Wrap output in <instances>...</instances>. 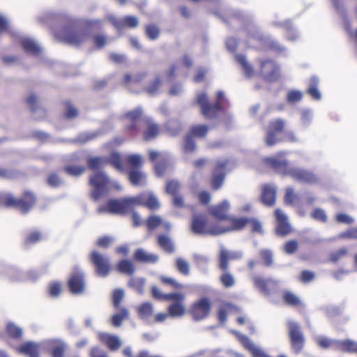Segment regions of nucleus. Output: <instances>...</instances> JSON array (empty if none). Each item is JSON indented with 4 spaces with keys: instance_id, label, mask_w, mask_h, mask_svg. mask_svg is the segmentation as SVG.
<instances>
[{
    "instance_id": "nucleus-47",
    "label": "nucleus",
    "mask_w": 357,
    "mask_h": 357,
    "mask_svg": "<svg viewBox=\"0 0 357 357\" xmlns=\"http://www.w3.org/2000/svg\"><path fill=\"white\" fill-rule=\"evenodd\" d=\"M144 206L151 210H155L159 208L160 202L153 194L150 193L149 196L145 195Z\"/></svg>"
},
{
    "instance_id": "nucleus-25",
    "label": "nucleus",
    "mask_w": 357,
    "mask_h": 357,
    "mask_svg": "<svg viewBox=\"0 0 357 357\" xmlns=\"http://www.w3.org/2000/svg\"><path fill=\"white\" fill-rule=\"evenodd\" d=\"M128 178L132 185L144 186L146 185V175L139 168H132L128 172Z\"/></svg>"
},
{
    "instance_id": "nucleus-16",
    "label": "nucleus",
    "mask_w": 357,
    "mask_h": 357,
    "mask_svg": "<svg viewBox=\"0 0 357 357\" xmlns=\"http://www.w3.org/2000/svg\"><path fill=\"white\" fill-rule=\"evenodd\" d=\"M227 164L228 160L227 159L220 160L217 162L211 181L212 186L215 190L220 188L223 184L226 174L225 169Z\"/></svg>"
},
{
    "instance_id": "nucleus-30",
    "label": "nucleus",
    "mask_w": 357,
    "mask_h": 357,
    "mask_svg": "<svg viewBox=\"0 0 357 357\" xmlns=\"http://www.w3.org/2000/svg\"><path fill=\"white\" fill-rule=\"evenodd\" d=\"M144 121L147 123V128L144 132V137L146 141H151L158 135L159 128L155 123H153L150 117L144 118Z\"/></svg>"
},
{
    "instance_id": "nucleus-61",
    "label": "nucleus",
    "mask_w": 357,
    "mask_h": 357,
    "mask_svg": "<svg viewBox=\"0 0 357 357\" xmlns=\"http://www.w3.org/2000/svg\"><path fill=\"white\" fill-rule=\"evenodd\" d=\"M107 159L108 163H111L119 170L122 169V163L120 153H113L111 154L110 157H107Z\"/></svg>"
},
{
    "instance_id": "nucleus-55",
    "label": "nucleus",
    "mask_w": 357,
    "mask_h": 357,
    "mask_svg": "<svg viewBox=\"0 0 357 357\" xmlns=\"http://www.w3.org/2000/svg\"><path fill=\"white\" fill-rule=\"evenodd\" d=\"M7 332L13 338H20L22 336V329L13 323H8Z\"/></svg>"
},
{
    "instance_id": "nucleus-34",
    "label": "nucleus",
    "mask_w": 357,
    "mask_h": 357,
    "mask_svg": "<svg viewBox=\"0 0 357 357\" xmlns=\"http://www.w3.org/2000/svg\"><path fill=\"white\" fill-rule=\"evenodd\" d=\"M153 314V307L151 303L146 302L138 307V314L140 319L148 321Z\"/></svg>"
},
{
    "instance_id": "nucleus-20",
    "label": "nucleus",
    "mask_w": 357,
    "mask_h": 357,
    "mask_svg": "<svg viewBox=\"0 0 357 357\" xmlns=\"http://www.w3.org/2000/svg\"><path fill=\"white\" fill-rule=\"evenodd\" d=\"M242 257L243 252L241 251H230L222 247L220 253V268L226 271L228 268V261L239 259Z\"/></svg>"
},
{
    "instance_id": "nucleus-39",
    "label": "nucleus",
    "mask_w": 357,
    "mask_h": 357,
    "mask_svg": "<svg viewBox=\"0 0 357 357\" xmlns=\"http://www.w3.org/2000/svg\"><path fill=\"white\" fill-rule=\"evenodd\" d=\"M319 84V79L313 76L310 79V84H309V89H308V93L312 96V98L316 99V100H320L321 98V94L319 89H317V85Z\"/></svg>"
},
{
    "instance_id": "nucleus-8",
    "label": "nucleus",
    "mask_w": 357,
    "mask_h": 357,
    "mask_svg": "<svg viewBox=\"0 0 357 357\" xmlns=\"http://www.w3.org/2000/svg\"><path fill=\"white\" fill-rule=\"evenodd\" d=\"M167 297L169 298L168 301H172V304L168 307L169 314L173 317H183L186 312L184 294L182 293H172Z\"/></svg>"
},
{
    "instance_id": "nucleus-15",
    "label": "nucleus",
    "mask_w": 357,
    "mask_h": 357,
    "mask_svg": "<svg viewBox=\"0 0 357 357\" xmlns=\"http://www.w3.org/2000/svg\"><path fill=\"white\" fill-rule=\"evenodd\" d=\"M246 225H250L253 232L262 233L261 222L258 220L248 218L234 219L232 220V225L227 227V228H231V231L238 230L243 229Z\"/></svg>"
},
{
    "instance_id": "nucleus-4",
    "label": "nucleus",
    "mask_w": 357,
    "mask_h": 357,
    "mask_svg": "<svg viewBox=\"0 0 357 357\" xmlns=\"http://www.w3.org/2000/svg\"><path fill=\"white\" fill-rule=\"evenodd\" d=\"M192 231L197 234L220 235L231 231V228L213 227L206 228V218L204 215H194L191 224Z\"/></svg>"
},
{
    "instance_id": "nucleus-14",
    "label": "nucleus",
    "mask_w": 357,
    "mask_h": 357,
    "mask_svg": "<svg viewBox=\"0 0 357 357\" xmlns=\"http://www.w3.org/2000/svg\"><path fill=\"white\" fill-rule=\"evenodd\" d=\"M266 162L278 174L284 176H287V172L291 168H293V166L289 165L287 160L282 154H278L275 157L266 158Z\"/></svg>"
},
{
    "instance_id": "nucleus-62",
    "label": "nucleus",
    "mask_w": 357,
    "mask_h": 357,
    "mask_svg": "<svg viewBox=\"0 0 357 357\" xmlns=\"http://www.w3.org/2000/svg\"><path fill=\"white\" fill-rule=\"evenodd\" d=\"M146 33L150 39L155 40L159 36L160 31L157 26L151 24L146 26Z\"/></svg>"
},
{
    "instance_id": "nucleus-28",
    "label": "nucleus",
    "mask_w": 357,
    "mask_h": 357,
    "mask_svg": "<svg viewBox=\"0 0 357 357\" xmlns=\"http://www.w3.org/2000/svg\"><path fill=\"white\" fill-rule=\"evenodd\" d=\"M135 259L144 263H156L159 257L158 255L149 253L142 248H139L135 251Z\"/></svg>"
},
{
    "instance_id": "nucleus-18",
    "label": "nucleus",
    "mask_w": 357,
    "mask_h": 357,
    "mask_svg": "<svg viewBox=\"0 0 357 357\" xmlns=\"http://www.w3.org/2000/svg\"><path fill=\"white\" fill-rule=\"evenodd\" d=\"M284 121L278 119L274 121L271 122L268 130L266 132V136L265 137L266 144L269 146L275 145L278 139L275 137L277 133L281 132L284 128Z\"/></svg>"
},
{
    "instance_id": "nucleus-17",
    "label": "nucleus",
    "mask_w": 357,
    "mask_h": 357,
    "mask_svg": "<svg viewBox=\"0 0 357 357\" xmlns=\"http://www.w3.org/2000/svg\"><path fill=\"white\" fill-rule=\"evenodd\" d=\"M251 278L255 287L266 295H269L271 289L276 287L279 283L278 280L271 278L266 279L257 275H252Z\"/></svg>"
},
{
    "instance_id": "nucleus-22",
    "label": "nucleus",
    "mask_w": 357,
    "mask_h": 357,
    "mask_svg": "<svg viewBox=\"0 0 357 357\" xmlns=\"http://www.w3.org/2000/svg\"><path fill=\"white\" fill-rule=\"evenodd\" d=\"M275 213L278 222L277 233L283 236L287 235L291 231V227L288 222L287 216L280 209H276Z\"/></svg>"
},
{
    "instance_id": "nucleus-60",
    "label": "nucleus",
    "mask_w": 357,
    "mask_h": 357,
    "mask_svg": "<svg viewBox=\"0 0 357 357\" xmlns=\"http://www.w3.org/2000/svg\"><path fill=\"white\" fill-rule=\"evenodd\" d=\"M259 255L264 264L267 266H270L273 264V252L270 250H261Z\"/></svg>"
},
{
    "instance_id": "nucleus-12",
    "label": "nucleus",
    "mask_w": 357,
    "mask_h": 357,
    "mask_svg": "<svg viewBox=\"0 0 357 357\" xmlns=\"http://www.w3.org/2000/svg\"><path fill=\"white\" fill-rule=\"evenodd\" d=\"M106 211L110 213L121 215H125L129 213L126 199H110L107 202L106 205L98 208V212L100 213Z\"/></svg>"
},
{
    "instance_id": "nucleus-7",
    "label": "nucleus",
    "mask_w": 357,
    "mask_h": 357,
    "mask_svg": "<svg viewBox=\"0 0 357 357\" xmlns=\"http://www.w3.org/2000/svg\"><path fill=\"white\" fill-rule=\"evenodd\" d=\"M287 325L291 348L296 354H298L305 345V337L301 331L298 323L289 320Z\"/></svg>"
},
{
    "instance_id": "nucleus-44",
    "label": "nucleus",
    "mask_w": 357,
    "mask_h": 357,
    "mask_svg": "<svg viewBox=\"0 0 357 357\" xmlns=\"http://www.w3.org/2000/svg\"><path fill=\"white\" fill-rule=\"evenodd\" d=\"M235 58L236 61L238 62L243 68L245 75L248 77H251L253 74V69L247 61L245 56L241 54H236Z\"/></svg>"
},
{
    "instance_id": "nucleus-45",
    "label": "nucleus",
    "mask_w": 357,
    "mask_h": 357,
    "mask_svg": "<svg viewBox=\"0 0 357 357\" xmlns=\"http://www.w3.org/2000/svg\"><path fill=\"white\" fill-rule=\"evenodd\" d=\"M176 267L179 273L184 275L190 274V264L185 259L178 257L175 260Z\"/></svg>"
},
{
    "instance_id": "nucleus-35",
    "label": "nucleus",
    "mask_w": 357,
    "mask_h": 357,
    "mask_svg": "<svg viewBox=\"0 0 357 357\" xmlns=\"http://www.w3.org/2000/svg\"><path fill=\"white\" fill-rule=\"evenodd\" d=\"M119 310V311L111 317V322L115 327H119L122 321L129 316V312L126 308L121 307Z\"/></svg>"
},
{
    "instance_id": "nucleus-42",
    "label": "nucleus",
    "mask_w": 357,
    "mask_h": 357,
    "mask_svg": "<svg viewBox=\"0 0 357 357\" xmlns=\"http://www.w3.org/2000/svg\"><path fill=\"white\" fill-rule=\"evenodd\" d=\"M118 269L120 272L129 275H132L135 271L133 263L128 259H123L119 261L118 264Z\"/></svg>"
},
{
    "instance_id": "nucleus-9",
    "label": "nucleus",
    "mask_w": 357,
    "mask_h": 357,
    "mask_svg": "<svg viewBox=\"0 0 357 357\" xmlns=\"http://www.w3.org/2000/svg\"><path fill=\"white\" fill-rule=\"evenodd\" d=\"M68 286L70 291L74 294H80L84 292V273L79 267H75L70 277Z\"/></svg>"
},
{
    "instance_id": "nucleus-31",
    "label": "nucleus",
    "mask_w": 357,
    "mask_h": 357,
    "mask_svg": "<svg viewBox=\"0 0 357 357\" xmlns=\"http://www.w3.org/2000/svg\"><path fill=\"white\" fill-rule=\"evenodd\" d=\"M26 102L31 112L36 114V118H41L45 115V111L38 105V98L34 93H31L28 96Z\"/></svg>"
},
{
    "instance_id": "nucleus-24",
    "label": "nucleus",
    "mask_w": 357,
    "mask_h": 357,
    "mask_svg": "<svg viewBox=\"0 0 357 357\" xmlns=\"http://www.w3.org/2000/svg\"><path fill=\"white\" fill-rule=\"evenodd\" d=\"M100 341L105 343L112 351H116L121 347L122 342L120 338L114 335L100 333L98 334Z\"/></svg>"
},
{
    "instance_id": "nucleus-27",
    "label": "nucleus",
    "mask_w": 357,
    "mask_h": 357,
    "mask_svg": "<svg viewBox=\"0 0 357 357\" xmlns=\"http://www.w3.org/2000/svg\"><path fill=\"white\" fill-rule=\"evenodd\" d=\"M22 45L28 54H31L33 55L39 54L42 49L39 44L33 39L28 37H24L21 38Z\"/></svg>"
},
{
    "instance_id": "nucleus-6",
    "label": "nucleus",
    "mask_w": 357,
    "mask_h": 357,
    "mask_svg": "<svg viewBox=\"0 0 357 357\" xmlns=\"http://www.w3.org/2000/svg\"><path fill=\"white\" fill-rule=\"evenodd\" d=\"M89 260L93 265L95 272L98 276L105 278L109 275L111 266L107 256L97 250H93L89 255Z\"/></svg>"
},
{
    "instance_id": "nucleus-63",
    "label": "nucleus",
    "mask_w": 357,
    "mask_h": 357,
    "mask_svg": "<svg viewBox=\"0 0 357 357\" xmlns=\"http://www.w3.org/2000/svg\"><path fill=\"white\" fill-rule=\"evenodd\" d=\"M311 216L314 220L320 221L321 222H326L328 220L326 212L321 208H315L312 213Z\"/></svg>"
},
{
    "instance_id": "nucleus-64",
    "label": "nucleus",
    "mask_w": 357,
    "mask_h": 357,
    "mask_svg": "<svg viewBox=\"0 0 357 357\" xmlns=\"http://www.w3.org/2000/svg\"><path fill=\"white\" fill-rule=\"evenodd\" d=\"M47 183L53 188H58L62 185L61 178L55 173L50 174L47 178Z\"/></svg>"
},
{
    "instance_id": "nucleus-43",
    "label": "nucleus",
    "mask_w": 357,
    "mask_h": 357,
    "mask_svg": "<svg viewBox=\"0 0 357 357\" xmlns=\"http://www.w3.org/2000/svg\"><path fill=\"white\" fill-rule=\"evenodd\" d=\"M183 149L185 154H191L195 151L197 145L193 136L190 134L186 135Z\"/></svg>"
},
{
    "instance_id": "nucleus-1",
    "label": "nucleus",
    "mask_w": 357,
    "mask_h": 357,
    "mask_svg": "<svg viewBox=\"0 0 357 357\" xmlns=\"http://www.w3.org/2000/svg\"><path fill=\"white\" fill-rule=\"evenodd\" d=\"M89 183L91 187L90 195L95 201L106 196L111 187L117 190L121 188L116 182H112L104 171L93 172L89 177Z\"/></svg>"
},
{
    "instance_id": "nucleus-26",
    "label": "nucleus",
    "mask_w": 357,
    "mask_h": 357,
    "mask_svg": "<svg viewBox=\"0 0 357 357\" xmlns=\"http://www.w3.org/2000/svg\"><path fill=\"white\" fill-rule=\"evenodd\" d=\"M277 188L275 185L267 184L263 187L261 193V201L267 206H272L275 204Z\"/></svg>"
},
{
    "instance_id": "nucleus-32",
    "label": "nucleus",
    "mask_w": 357,
    "mask_h": 357,
    "mask_svg": "<svg viewBox=\"0 0 357 357\" xmlns=\"http://www.w3.org/2000/svg\"><path fill=\"white\" fill-rule=\"evenodd\" d=\"M108 164L107 157H91L87 160V165L89 169L92 170L100 171L99 169L103 167L105 165Z\"/></svg>"
},
{
    "instance_id": "nucleus-21",
    "label": "nucleus",
    "mask_w": 357,
    "mask_h": 357,
    "mask_svg": "<svg viewBox=\"0 0 357 357\" xmlns=\"http://www.w3.org/2000/svg\"><path fill=\"white\" fill-rule=\"evenodd\" d=\"M109 20L118 29H121L124 26L135 28L139 24L137 17L132 15H128L123 18H117L116 17L111 16L109 17Z\"/></svg>"
},
{
    "instance_id": "nucleus-29",
    "label": "nucleus",
    "mask_w": 357,
    "mask_h": 357,
    "mask_svg": "<svg viewBox=\"0 0 357 357\" xmlns=\"http://www.w3.org/2000/svg\"><path fill=\"white\" fill-rule=\"evenodd\" d=\"M229 208V203L228 201L225 200L221 204L212 206L210 210L209 213L213 215L214 217L220 219L224 220L227 218V214L228 209Z\"/></svg>"
},
{
    "instance_id": "nucleus-46",
    "label": "nucleus",
    "mask_w": 357,
    "mask_h": 357,
    "mask_svg": "<svg viewBox=\"0 0 357 357\" xmlns=\"http://www.w3.org/2000/svg\"><path fill=\"white\" fill-rule=\"evenodd\" d=\"M167 130L172 136H176L181 132L182 127L180 121L178 120H170L166 124Z\"/></svg>"
},
{
    "instance_id": "nucleus-50",
    "label": "nucleus",
    "mask_w": 357,
    "mask_h": 357,
    "mask_svg": "<svg viewBox=\"0 0 357 357\" xmlns=\"http://www.w3.org/2000/svg\"><path fill=\"white\" fill-rule=\"evenodd\" d=\"M208 131V127L206 125H198L193 126L189 133L192 136L197 137H204Z\"/></svg>"
},
{
    "instance_id": "nucleus-3",
    "label": "nucleus",
    "mask_w": 357,
    "mask_h": 357,
    "mask_svg": "<svg viewBox=\"0 0 357 357\" xmlns=\"http://www.w3.org/2000/svg\"><path fill=\"white\" fill-rule=\"evenodd\" d=\"M56 37L69 45L78 46L89 38V34L86 31L77 30L74 24L72 23L64 27L61 33H56Z\"/></svg>"
},
{
    "instance_id": "nucleus-48",
    "label": "nucleus",
    "mask_w": 357,
    "mask_h": 357,
    "mask_svg": "<svg viewBox=\"0 0 357 357\" xmlns=\"http://www.w3.org/2000/svg\"><path fill=\"white\" fill-rule=\"evenodd\" d=\"M338 349L344 351L357 352V343L350 340H340Z\"/></svg>"
},
{
    "instance_id": "nucleus-36",
    "label": "nucleus",
    "mask_w": 357,
    "mask_h": 357,
    "mask_svg": "<svg viewBox=\"0 0 357 357\" xmlns=\"http://www.w3.org/2000/svg\"><path fill=\"white\" fill-rule=\"evenodd\" d=\"M146 279L144 278H131L128 281L129 287L135 290L138 294H143L144 292V286Z\"/></svg>"
},
{
    "instance_id": "nucleus-2",
    "label": "nucleus",
    "mask_w": 357,
    "mask_h": 357,
    "mask_svg": "<svg viewBox=\"0 0 357 357\" xmlns=\"http://www.w3.org/2000/svg\"><path fill=\"white\" fill-rule=\"evenodd\" d=\"M3 202L7 207H15L23 214L27 213L36 202L35 196L31 192H25L23 198L16 199L11 195H0V203Z\"/></svg>"
},
{
    "instance_id": "nucleus-41",
    "label": "nucleus",
    "mask_w": 357,
    "mask_h": 357,
    "mask_svg": "<svg viewBox=\"0 0 357 357\" xmlns=\"http://www.w3.org/2000/svg\"><path fill=\"white\" fill-rule=\"evenodd\" d=\"M158 243L160 246L167 252L172 253L174 252V246L172 241L166 235H160L158 237Z\"/></svg>"
},
{
    "instance_id": "nucleus-59",
    "label": "nucleus",
    "mask_w": 357,
    "mask_h": 357,
    "mask_svg": "<svg viewBox=\"0 0 357 357\" xmlns=\"http://www.w3.org/2000/svg\"><path fill=\"white\" fill-rule=\"evenodd\" d=\"M127 161L132 168H139L142 165V157L139 154H132L128 156Z\"/></svg>"
},
{
    "instance_id": "nucleus-13",
    "label": "nucleus",
    "mask_w": 357,
    "mask_h": 357,
    "mask_svg": "<svg viewBox=\"0 0 357 357\" xmlns=\"http://www.w3.org/2000/svg\"><path fill=\"white\" fill-rule=\"evenodd\" d=\"M287 176L304 183L314 184L318 181L317 176L312 172L296 167L287 172Z\"/></svg>"
},
{
    "instance_id": "nucleus-5",
    "label": "nucleus",
    "mask_w": 357,
    "mask_h": 357,
    "mask_svg": "<svg viewBox=\"0 0 357 357\" xmlns=\"http://www.w3.org/2000/svg\"><path fill=\"white\" fill-rule=\"evenodd\" d=\"M224 98V92L218 91L217 93V102L210 104L208 101L207 95L202 93L197 95L196 101L201 107L202 114L206 119H212L215 116L221 109L220 102Z\"/></svg>"
},
{
    "instance_id": "nucleus-38",
    "label": "nucleus",
    "mask_w": 357,
    "mask_h": 357,
    "mask_svg": "<svg viewBox=\"0 0 357 357\" xmlns=\"http://www.w3.org/2000/svg\"><path fill=\"white\" fill-rule=\"evenodd\" d=\"M102 135L101 130H96L91 131L89 132H83L79 134V135L75 139V142L78 143H86L91 140L95 139L98 138L99 136Z\"/></svg>"
},
{
    "instance_id": "nucleus-23",
    "label": "nucleus",
    "mask_w": 357,
    "mask_h": 357,
    "mask_svg": "<svg viewBox=\"0 0 357 357\" xmlns=\"http://www.w3.org/2000/svg\"><path fill=\"white\" fill-rule=\"evenodd\" d=\"M42 347L43 343L29 341L21 345L19 351L20 353L29 357H38Z\"/></svg>"
},
{
    "instance_id": "nucleus-58",
    "label": "nucleus",
    "mask_w": 357,
    "mask_h": 357,
    "mask_svg": "<svg viewBox=\"0 0 357 357\" xmlns=\"http://www.w3.org/2000/svg\"><path fill=\"white\" fill-rule=\"evenodd\" d=\"M303 92L298 90H293L288 92L287 100L289 103L299 102L303 98Z\"/></svg>"
},
{
    "instance_id": "nucleus-11",
    "label": "nucleus",
    "mask_w": 357,
    "mask_h": 357,
    "mask_svg": "<svg viewBox=\"0 0 357 357\" xmlns=\"http://www.w3.org/2000/svg\"><path fill=\"white\" fill-rule=\"evenodd\" d=\"M232 333L236 335L243 347L251 353L253 357H271L266 354L261 347L256 345L248 337L237 331ZM278 357H287V356L282 354Z\"/></svg>"
},
{
    "instance_id": "nucleus-51",
    "label": "nucleus",
    "mask_w": 357,
    "mask_h": 357,
    "mask_svg": "<svg viewBox=\"0 0 357 357\" xmlns=\"http://www.w3.org/2000/svg\"><path fill=\"white\" fill-rule=\"evenodd\" d=\"M64 170L70 176H78L84 172L86 168L84 166L68 165L64 167Z\"/></svg>"
},
{
    "instance_id": "nucleus-19",
    "label": "nucleus",
    "mask_w": 357,
    "mask_h": 357,
    "mask_svg": "<svg viewBox=\"0 0 357 357\" xmlns=\"http://www.w3.org/2000/svg\"><path fill=\"white\" fill-rule=\"evenodd\" d=\"M261 72L264 79L270 82L276 80L279 75L278 67L271 60L261 61Z\"/></svg>"
},
{
    "instance_id": "nucleus-37",
    "label": "nucleus",
    "mask_w": 357,
    "mask_h": 357,
    "mask_svg": "<svg viewBox=\"0 0 357 357\" xmlns=\"http://www.w3.org/2000/svg\"><path fill=\"white\" fill-rule=\"evenodd\" d=\"M192 257L195 265L202 271H205L206 266L209 262V257L207 255L199 253H193Z\"/></svg>"
},
{
    "instance_id": "nucleus-10",
    "label": "nucleus",
    "mask_w": 357,
    "mask_h": 357,
    "mask_svg": "<svg viewBox=\"0 0 357 357\" xmlns=\"http://www.w3.org/2000/svg\"><path fill=\"white\" fill-rule=\"evenodd\" d=\"M211 303L207 298H202L196 301L191 309V313L195 321H200L206 318L211 310Z\"/></svg>"
},
{
    "instance_id": "nucleus-57",
    "label": "nucleus",
    "mask_w": 357,
    "mask_h": 357,
    "mask_svg": "<svg viewBox=\"0 0 357 357\" xmlns=\"http://www.w3.org/2000/svg\"><path fill=\"white\" fill-rule=\"evenodd\" d=\"M312 121V111L310 109H301V121L303 126H308Z\"/></svg>"
},
{
    "instance_id": "nucleus-40",
    "label": "nucleus",
    "mask_w": 357,
    "mask_h": 357,
    "mask_svg": "<svg viewBox=\"0 0 357 357\" xmlns=\"http://www.w3.org/2000/svg\"><path fill=\"white\" fill-rule=\"evenodd\" d=\"M128 211H132L135 206H144L145 194H142L136 197L125 198Z\"/></svg>"
},
{
    "instance_id": "nucleus-53",
    "label": "nucleus",
    "mask_w": 357,
    "mask_h": 357,
    "mask_svg": "<svg viewBox=\"0 0 357 357\" xmlns=\"http://www.w3.org/2000/svg\"><path fill=\"white\" fill-rule=\"evenodd\" d=\"M146 76V72H140L135 74L134 76H131L129 74L125 75L124 82L126 84H128L130 82L139 83L142 82Z\"/></svg>"
},
{
    "instance_id": "nucleus-54",
    "label": "nucleus",
    "mask_w": 357,
    "mask_h": 357,
    "mask_svg": "<svg viewBox=\"0 0 357 357\" xmlns=\"http://www.w3.org/2000/svg\"><path fill=\"white\" fill-rule=\"evenodd\" d=\"M160 85L161 79L159 77H156L155 79L146 88V91L150 96H155L158 93Z\"/></svg>"
},
{
    "instance_id": "nucleus-33",
    "label": "nucleus",
    "mask_w": 357,
    "mask_h": 357,
    "mask_svg": "<svg viewBox=\"0 0 357 357\" xmlns=\"http://www.w3.org/2000/svg\"><path fill=\"white\" fill-rule=\"evenodd\" d=\"M315 341L318 345L323 349H328L330 347L338 349L340 340L331 339L325 336H317Z\"/></svg>"
},
{
    "instance_id": "nucleus-52",
    "label": "nucleus",
    "mask_w": 357,
    "mask_h": 357,
    "mask_svg": "<svg viewBox=\"0 0 357 357\" xmlns=\"http://www.w3.org/2000/svg\"><path fill=\"white\" fill-rule=\"evenodd\" d=\"M284 301L290 305H298L301 304V301L296 294L292 292L287 291L283 295Z\"/></svg>"
},
{
    "instance_id": "nucleus-49",
    "label": "nucleus",
    "mask_w": 357,
    "mask_h": 357,
    "mask_svg": "<svg viewBox=\"0 0 357 357\" xmlns=\"http://www.w3.org/2000/svg\"><path fill=\"white\" fill-rule=\"evenodd\" d=\"M162 223V218L156 215L149 216L146 222V226L149 230H153L156 227L160 226Z\"/></svg>"
},
{
    "instance_id": "nucleus-56",
    "label": "nucleus",
    "mask_w": 357,
    "mask_h": 357,
    "mask_svg": "<svg viewBox=\"0 0 357 357\" xmlns=\"http://www.w3.org/2000/svg\"><path fill=\"white\" fill-rule=\"evenodd\" d=\"M300 197L298 194L294 193V189L291 187H288L286 189V194L284 196V202L287 204H292L294 202L298 201Z\"/></svg>"
}]
</instances>
